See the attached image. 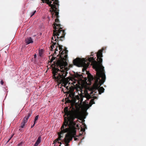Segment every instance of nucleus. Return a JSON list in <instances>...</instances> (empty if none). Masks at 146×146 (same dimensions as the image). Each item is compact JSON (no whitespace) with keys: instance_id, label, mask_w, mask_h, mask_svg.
Wrapping results in <instances>:
<instances>
[{"instance_id":"f257e3e1","label":"nucleus","mask_w":146,"mask_h":146,"mask_svg":"<svg viewBox=\"0 0 146 146\" xmlns=\"http://www.w3.org/2000/svg\"><path fill=\"white\" fill-rule=\"evenodd\" d=\"M58 48L60 51L59 54V59L57 62L54 64V67L52 68V73L53 74V78L55 79L62 86H64L68 90V86H66L70 80L69 77H65L68 73L67 71L68 68L66 67L68 64L66 62L68 58V51L66 48H65L64 51H62V46L57 43Z\"/></svg>"},{"instance_id":"f03ea898","label":"nucleus","mask_w":146,"mask_h":146,"mask_svg":"<svg viewBox=\"0 0 146 146\" xmlns=\"http://www.w3.org/2000/svg\"><path fill=\"white\" fill-rule=\"evenodd\" d=\"M104 50V48L99 50L97 54V61L95 60L93 57L89 58V62H92L93 67L96 71V75L92 79L95 80L94 86L96 89L98 90L99 94L104 92V89L102 87H100L105 81L106 75L104 70V67L102 65L103 57L102 52Z\"/></svg>"},{"instance_id":"7ed1b4c3","label":"nucleus","mask_w":146,"mask_h":146,"mask_svg":"<svg viewBox=\"0 0 146 146\" xmlns=\"http://www.w3.org/2000/svg\"><path fill=\"white\" fill-rule=\"evenodd\" d=\"M42 2L45 3L51 7V10L50 11L51 13L52 17L53 19L56 18L55 20V22L53 24V37L52 39L53 41L56 42L59 40L62 41L65 38L66 33L65 30L62 29L61 26L60 24V21L58 19L59 15L58 9L59 2L58 0H41Z\"/></svg>"},{"instance_id":"20e7f679","label":"nucleus","mask_w":146,"mask_h":146,"mask_svg":"<svg viewBox=\"0 0 146 146\" xmlns=\"http://www.w3.org/2000/svg\"><path fill=\"white\" fill-rule=\"evenodd\" d=\"M65 113L67 115L68 118L64 120V121L61 127V131L58 133V137L54 141L53 144H56L59 140H61V138L62 137L61 135L64 133H69L73 129L76 130V123L73 121L74 118L71 112L70 111H67Z\"/></svg>"},{"instance_id":"39448f33","label":"nucleus","mask_w":146,"mask_h":146,"mask_svg":"<svg viewBox=\"0 0 146 146\" xmlns=\"http://www.w3.org/2000/svg\"><path fill=\"white\" fill-rule=\"evenodd\" d=\"M73 129L70 131L69 133H67L66 135L64 138V141L66 144L65 146H68L69 145V143L72 140L73 137H74L76 135V130Z\"/></svg>"},{"instance_id":"423d86ee","label":"nucleus","mask_w":146,"mask_h":146,"mask_svg":"<svg viewBox=\"0 0 146 146\" xmlns=\"http://www.w3.org/2000/svg\"><path fill=\"white\" fill-rule=\"evenodd\" d=\"M70 111L71 112V113H72V115H73V116L74 117V119L75 118H78V117H79V114L78 113H75L74 114V115H73L72 113V112L71 111H68V107H66L64 109V114H65V115L64 116V119H67L68 118V117L67 115L65 113H67V111L68 112V111ZM74 120H73V121L74 122V123H76L75 127L76 128V127H78L79 126V125H78V124H77V125H76V123L74 121Z\"/></svg>"},{"instance_id":"0eeeda50","label":"nucleus","mask_w":146,"mask_h":146,"mask_svg":"<svg viewBox=\"0 0 146 146\" xmlns=\"http://www.w3.org/2000/svg\"><path fill=\"white\" fill-rule=\"evenodd\" d=\"M31 114L30 113H28L27 116H26L25 117L23 120V121L21 124V125L20 127V128L19 130L22 131V128H24L25 127V124L27 122V120L29 118V117L30 116Z\"/></svg>"},{"instance_id":"6e6552de","label":"nucleus","mask_w":146,"mask_h":146,"mask_svg":"<svg viewBox=\"0 0 146 146\" xmlns=\"http://www.w3.org/2000/svg\"><path fill=\"white\" fill-rule=\"evenodd\" d=\"M82 66L84 67L83 69V71L86 70L87 68L90 65V62H88V61H85L84 62H83L82 63Z\"/></svg>"},{"instance_id":"1a4fd4ad","label":"nucleus","mask_w":146,"mask_h":146,"mask_svg":"<svg viewBox=\"0 0 146 146\" xmlns=\"http://www.w3.org/2000/svg\"><path fill=\"white\" fill-rule=\"evenodd\" d=\"M81 62L80 59V58H77L73 60V63L75 65L79 66Z\"/></svg>"},{"instance_id":"9d476101","label":"nucleus","mask_w":146,"mask_h":146,"mask_svg":"<svg viewBox=\"0 0 146 146\" xmlns=\"http://www.w3.org/2000/svg\"><path fill=\"white\" fill-rule=\"evenodd\" d=\"M56 51H55L54 52V53L53 54L52 56V58L50 60V63H51V62H52V61L54 60L55 59V58H56V61H55V62H54V66H52L53 65H52L50 66V67H51V66H52V68H54V67H54V64H55L57 62V60L59 59V58H57L56 57H54L55 56V54H56Z\"/></svg>"},{"instance_id":"9b49d317","label":"nucleus","mask_w":146,"mask_h":146,"mask_svg":"<svg viewBox=\"0 0 146 146\" xmlns=\"http://www.w3.org/2000/svg\"><path fill=\"white\" fill-rule=\"evenodd\" d=\"M25 42L27 43V44H29L33 42V40L31 37H29L26 38L25 40Z\"/></svg>"},{"instance_id":"f8f14e48","label":"nucleus","mask_w":146,"mask_h":146,"mask_svg":"<svg viewBox=\"0 0 146 146\" xmlns=\"http://www.w3.org/2000/svg\"><path fill=\"white\" fill-rule=\"evenodd\" d=\"M53 40L52 39V42L53 43V44L50 46V50L52 51L54 50L53 48H56V46H58L57 43L56 42H54L53 41Z\"/></svg>"},{"instance_id":"ddd939ff","label":"nucleus","mask_w":146,"mask_h":146,"mask_svg":"<svg viewBox=\"0 0 146 146\" xmlns=\"http://www.w3.org/2000/svg\"><path fill=\"white\" fill-rule=\"evenodd\" d=\"M74 77L78 79H81L83 78V76L82 74H79L78 73H76L74 75Z\"/></svg>"},{"instance_id":"4468645a","label":"nucleus","mask_w":146,"mask_h":146,"mask_svg":"<svg viewBox=\"0 0 146 146\" xmlns=\"http://www.w3.org/2000/svg\"><path fill=\"white\" fill-rule=\"evenodd\" d=\"M41 137L40 136L38 138L36 142L34 144V146H37L38 145V144L40 143L41 142Z\"/></svg>"},{"instance_id":"2eb2a0df","label":"nucleus","mask_w":146,"mask_h":146,"mask_svg":"<svg viewBox=\"0 0 146 146\" xmlns=\"http://www.w3.org/2000/svg\"><path fill=\"white\" fill-rule=\"evenodd\" d=\"M94 99H92L90 101V104L91 106L93 104H95V103L94 102Z\"/></svg>"},{"instance_id":"dca6fc26","label":"nucleus","mask_w":146,"mask_h":146,"mask_svg":"<svg viewBox=\"0 0 146 146\" xmlns=\"http://www.w3.org/2000/svg\"><path fill=\"white\" fill-rule=\"evenodd\" d=\"M39 117V115H36L35 119L34 121V124H35L36 123V121L38 120Z\"/></svg>"},{"instance_id":"f3484780","label":"nucleus","mask_w":146,"mask_h":146,"mask_svg":"<svg viewBox=\"0 0 146 146\" xmlns=\"http://www.w3.org/2000/svg\"><path fill=\"white\" fill-rule=\"evenodd\" d=\"M84 128H82L81 129V131L83 132H84L85 130V128H87L86 125L85 124H84Z\"/></svg>"},{"instance_id":"a211bd4d","label":"nucleus","mask_w":146,"mask_h":146,"mask_svg":"<svg viewBox=\"0 0 146 146\" xmlns=\"http://www.w3.org/2000/svg\"><path fill=\"white\" fill-rule=\"evenodd\" d=\"M66 102L68 103H70L71 102V100L69 99L68 98L66 99Z\"/></svg>"},{"instance_id":"6ab92c4d","label":"nucleus","mask_w":146,"mask_h":146,"mask_svg":"<svg viewBox=\"0 0 146 146\" xmlns=\"http://www.w3.org/2000/svg\"><path fill=\"white\" fill-rule=\"evenodd\" d=\"M36 10H35L33 12H32L31 13V17H32L35 14V13L36 12Z\"/></svg>"},{"instance_id":"aec40b11","label":"nucleus","mask_w":146,"mask_h":146,"mask_svg":"<svg viewBox=\"0 0 146 146\" xmlns=\"http://www.w3.org/2000/svg\"><path fill=\"white\" fill-rule=\"evenodd\" d=\"M39 56H42V52L41 51H39Z\"/></svg>"},{"instance_id":"412c9836","label":"nucleus","mask_w":146,"mask_h":146,"mask_svg":"<svg viewBox=\"0 0 146 146\" xmlns=\"http://www.w3.org/2000/svg\"><path fill=\"white\" fill-rule=\"evenodd\" d=\"M58 46H56V48H55V49H54V50L55 51H58Z\"/></svg>"},{"instance_id":"4be33fe9","label":"nucleus","mask_w":146,"mask_h":146,"mask_svg":"<svg viewBox=\"0 0 146 146\" xmlns=\"http://www.w3.org/2000/svg\"><path fill=\"white\" fill-rule=\"evenodd\" d=\"M23 144V142H21L18 144L17 145V146H22Z\"/></svg>"},{"instance_id":"5701e85b","label":"nucleus","mask_w":146,"mask_h":146,"mask_svg":"<svg viewBox=\"0 0 146 146\" xmlns=\"http://www.w3.org/2000/svg\"><path fill=\"white\" fill-rule=\"evenodd\" d=\"M0 83L2 85H3L4 84V82L3 80H1L0 82Z\"/></svg>"},{"instance_id":"b1692460","label":"nucleus","mask_w":146,"mask_h":146,"mask_svg":"<svg viewBox=\"0 0 146 146\" xmlns=\"http://www.w3.org/2000/svg\"><path fill=\"white\" fill-rule=\"evenodd\" d=\"M57 142L58 143L60 144V145L59 146H61V145L62 144V143L61 142H59V141H58ZM54 146H55V144H54Z\"/></svg>"},{"instance_id":"393cba45","label":"nucleus","mask_w":146,"mask_h":146,"mask_svg":"<svg viewBox=\"0 0 146 146\" xmlns=\"http://www.w3.org/2000/svg\"><path fill=\"white\" fill-rule=\"evenodd\" d=\"M36 56H36V54H34V58H36Z\"/></svg>"},{"instance_id":"a878e982","label":"nucleus","mask_w":146,"mask_h":146,"mask_svg":"<svg viewBox=\"0 0 146 146\" xmlns=\"http://www.w3.org/2000/svg\"><path fill=\"white\" fill-rule=\"evenodd\" d=\"M93 99H94V100L95 99H97V97H96V96H94V98Z\"/></svg>"},{"instance_id":"bb28decb","label":"nucleus","mask_w":146,"mask_h":146,"mask_svg":"<svg viewBox=\"0 0 146 146\" xmlns=\"http://www.w3.org/2000/svg\"><path fill=\"white\" fill-rule=\"evenodd\" d=\"M35 125V124H34H34H33V125H32V126H31V128H32V127H33Z\"/></svg>"},{"instance_id":"cd10ccee","label":"nucleus","mask_w":146,"mask_h":146,"mask_svg":"<svg viewBox=\"0 0 146 146\" xmlns=\"http://www.w3.org/2000/svg\"><path fill=\"white\" fill-rule=\"evenodd\" d=\"M13 135L11 136V137L9 139V141H9V140H10V139H11V138L12 137H13Z\"/></svg>"},{"instance_id":"c85d7f7f","label":"nucleus","mask_w":146,"mask_h":146,"mask_svg":"<svg viewBox=\"0 0 146 146\" xmlns=\"http://www.w3.org/2000/svg\"><path fill=\"white\" fill-rule=\"evenodd\" d=\"M77 139H78L77 138H74V139L75 140H76Z\"/></svg>"},{"instance_id":"c756f323","label":"nucleus","mask_w":146,"mask_h":146,"mask_svg":"<svg viewBox=\"0 0 146 146\" xmlns=\"http://www.w3.org/2000/svg\"><path fill=\"white\" fill-rule=\"evenodd\" d=\"M71 96V95H70V94H69V96H70H70Z\"/></svg>"}]
</instances>
